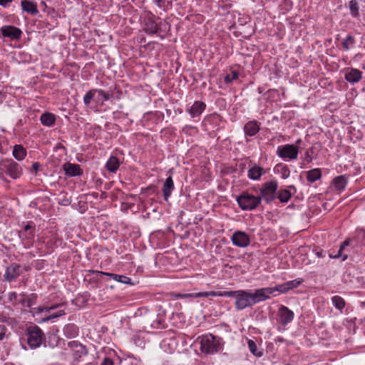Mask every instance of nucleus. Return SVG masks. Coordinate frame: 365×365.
<instances>
[{
    "label": "nucleus",
    "mask_w": 365,
    "mask_h": 365,
    "mask_svg": "<svg viewBox=\"0 0 365 365\" xmlns=\"http://www.w3.org/2000/svg\"><path fill=\"white\" fill-rule=\"evenodd\" d=\"M299 284V281L293 280L282 284H279L274 287H265L256 289L254 293H252L253 304H255L269 299V296L276 291L281 293H284L289 289L297 287Z\"/></svg>",
    "instance_id": "1"
},
{
    "label": "nucleus",
    "mask_w": 365,
    "mask_h": 365,
    "mask_svg": "<svg viewBox=\"0 0 365 365\" xmlns=\"http://www.w3.org/2000/svg\"><path fill=\"white\" fill-rule=\"evenodd\" d=\"M225 297L235 298V307L238 310L252 306V292L245 290L225 291Z\"/></svg>",
    "instance_id": "2"
},
{
    "label": "nucleus",
    "mask_w": 365,
    "mask_h": 365,
    "mask_svg": "<svg viewBox=\"0 0 365 365\" xmlns=\"http://www.w3.org/2000/svg\"><path fill=\"white\" fill-rule=\"evenodd\" d=\"M200 350L205 354L217 352L220 348V339L212 334L202 336L198 339Z\"/></svg>",
    "instance_id": "3"
},
{
    "label": "nucleus",
    "mask_w": 365,
    "mask_h": 365,
    "mask_svg": "<svg viewBox=\"0 0 365 365\" xmlns=\"http://www.w3.org/2000/svg\"><path fill=\"white\" fill-rule=\"evenodd\" d=\"M237 201L242 210H250L256 208L259 205L261 202V197L247 192H244L237 197Z\"/></svg>",
    "instance_id": "4"
},
{
    "label": "nucleus",
    "mask_w": 365,
    "mask_h": 365,
    "mask_svg": "<svg viewBox=\"0 0 365 365\" xmlns=\"http://www.w3.org/2000/svg\"><path fill=\"white\" fill-rule=\"evenodd\" d=\"M26 335L27 342L31 349H36L41 346L43 333L39 327L35 326L28 328Z\"/></svg>",
    "instance_id": "5"
},
{
    "label": "nucleus",
    "mask_w": 365,
    "mask_h": 365,
    "mask_svg": "<svg viewBox=\"0 0 365 365\" xmlns=\"http://www.w3.org/2000/svg\"><path fill=\"white\" fill-rule=\"evenodd\" d=\"M277 183L275 181H271L264 183L261 189L262 198L267 202L272 201L275 197Z\"/></svg>",
    "instance_id": "6"
},
{
    "label": "nucleus",
    "mask_w": 365,
    "mask_h": 365,
    "mask_svg": "<svg viewBox=\"0 0 365 365\" xmlns=\"http://www.w3.org/2000/svg\"><path fill=\"white\" fill-rule=\"evenodd\" d=\"M277 154L282 158L296 159L298 155V148L294 145H285L278 148Z\"/></svg>",
    "instance_id": "7"
},
{
    "label": "nucleus",
    "mask_w": 365,
    "mask_h": 365,
    "mask_svg": "<svg viewBox=\"0 0 365 365\" xmlns=\"http://www.w3.org/2000/svg\"><path fill=\"white\" fill-rule=\"evenodd\" d=\"M6 173L14 179L19 178L22 174L21 166L13 160L7 161L3 164Z\"/></svg>",
    "instance_id": "8"
},
{
    "label": "nucleus",
    "mask_w": 365,
    "mask_h": 365,
    "mask_svg": "<svg viewBox=\"0 0 365 365\" xmlns=\"http://www.w3.org/2000/svg\"><path fill=\"white\" fill-rule=\"evenodd\" d=\"M232 243L240 247H246L250 243L249 236L244 232L237 231L232 237Z\"/></svg>",
    "instance_id": "9"
},
{
    "label": "nucleus",
    "mask_w": 365,
    "mask_h": 365,
    "mask_svg": "<svg viewBox=\"0 0 365 365\" xmlns=\"http://www.w3.org/2000/svg\"><path fill=\"white\" fill-rule=\"evenodd\" d=\"M2 35L4 37L10 38L12 40H18L21 38V31L13 26H4L1 29Z\"/></svg>",
    "instance_id": "10"
},
{
    "label": "nucleus",
    "mask_w": 365,
    "mask_h": 365,
    "mask_svg": "<svg viewBox=\"0 0 365 365\" xmlns=\"http://www.w3.org/2000/svg\"><path fill=\"white\" fill-rule=\"evenodd\" d=\"M279 315L280 322L283 325H287L294 318L293 312L284 306H281L279 307Z\"/></svg>",
    "instance_id": "11"
},
{
    "label": "nucleus",
    "mask_w": 365,
    "mask_h": 365,
    "mask_svg": "<svg viewBox=\"0 0 365 365\" xmlns=\"http://www.w3.org/2000/svg\"><path fill=\"white\" fill-rule=\"evenodd\" d=\"M71 351L73 352V357L76 359L81 358L82 356L86 354V348L78 341H73L68 343Z\"/></svg>",
    "instance_id": "12"
},
{
    "label": "nucleus",
    "mask_w": 365,
    "mask_h": 365,
    "mask_svg": "<svg viewBox=\"0 0 365 365\" xmlns=\"http://www.w3.org/2000/svg\"><path fill=\"white\" fill-rule=\"evenodd\" d=\"M361 72L358 69L347 68L344 71V78L348 82L355 83L361 80Z\"/></svg>",
    "instance_id": "13"
},
{
    "label": "nucleus",
    "mask_w": 365,
    "mask_h": 365,
    "mask_svg": "<svg viewBox=\"0 0 365 365\" xmlns=\"http://www.w3.org/2000/svg\"><path fill=\"white\" fill-rule=\"evenodd\" d=\"M20 274V266L17 264H12L7 267L4 278L6 281L11 282Z\"/></svg>",
    "instance_id": "14"
},
{
    "label": "nucleus",
    "mask_w": 365,
    "mask_h": 365,
    "mask_svg": "<svg viewBox=\"0 0 365 365\" xmlns=\"http://www.w3.org/2000/svg\"><path fill=\"white\" fill-rule=\"evenodd\" d=\"M63 168L66 174L69 176H76L81 173V170L78 165L67 163L63 165Z\"/></svg>",
    "instance_id": "15"
},
{
    "label": "nucleus",
    "mask_w": 365,
    "mask_h": 365,
    "mask_svg": "<svg viewBox=\"0 0 365 365\" xmlns=\"http://www.w3.org/2000/svg\"><path fill=\"white\" fill-rule=\"evenodd\" d=\"M174 189V183L171 177H168L163 185V192L165 200H168Z\"/></svg>",
    "instance_id": "16"
},
{
    "label": "nucleus",
    "mask_w": 365,
    "mask_h": 365,
    "mask_svg": "<svg viewBox=\"0 0 365 365\" xmlns=\"http://www.w3.org/2000/svg\"><path fill=\"white\" fill-rule=\"evenodd\" d=\"M21 4L23 11L29 14L36 15L38 12L36 4L31 1L28 0H22Z\"/></svg>",
    "instance_id": "17"
},
{
    "label": "nucleus",
    "mask_w": 365,
    "mask_h": 365,
    "mask_svg": "<svg viewBox=\"0 0 365 365\" xmlns=\"http://www.w3.org/2000/svg\"><path fill=\"white\" fill-rule=\"evenodd\" d=\"M205 107L206 106L203 102L195 101L190 109V114L193 118L198 116L205 110Z\"/></svg>",
    "instance_id": "18"
},
{
    "label": "nucleus",
    "mask_w": 365,
    "mask_h": 365,
    "mask_svg": "<svg viewBox=\"0 0 365 365\" xmlns=\"http://www.w3.org/2000/svg\"><path fill=\"white\" fill-rule=\"evenodd\" d=\"M264 173V170L262 168L254 165L248 170V177L254 180H259L261 176Z\"/></svg>",
    "instance_id": "19"
},
{
    "label": "nucleus",
    "mask_w": 365,
    "mask_h": 365,
    "mask_svg": "<svg viewBox=\"0 0 365 365\" xmlns=\"http://www.w3.org/2000/svg\"><path fill=\"white\" fill-rule=\"evenodd\" d=\"M244 130L247 135L252 136L259 131V125L256 122L250 121L245 125Z\"/></svg>",
    "instance_id": "20"
},
{
    "label": "nucleus",
    "mask_w": 365,
    "mask_h": 365,
    "mask_svg": "<svg viewBox=\"0 0 365 365\" xmlns=\"http://www.w3.org/2000/svg\"><path fill=\"white\" fill-rule=\"evenodd\" d=\"M26 155V149L21 145H16L13 150V155L17 160H22Z\"/></svg>",
    "instance_id": "21"
},
{
    "label": "nucleus",
    "mask_w": 365,
    "mask_h": 365,
    "mask_svg": "<svg viewBox=\"0 0 365 365\" xmlns=\"http://www.w3.org/2000/svg\"><path fill=\"white\" fill-rule=\"evenodd\" d=\"M55 115L50 113H43L41 116V121L46 126H51L55 123Z\"/></svg>",
    "instance_id": "22"
},
{
    "label": "nucleus",
    "mask_w": 365,
    "mask_h": 365,
    "mask_svg": "<svg viewBox=\"0 0 365 365\" xmlns=\"http://www.w3.org/2000/svg\"><path fill=\"white\" fill-rule=\"evenodd\" d=\"M350 244V240H345L342 245L340 246V248L339 250V251L337 252V253L336 255H334L332 253H329V257L331 258H339V257H342V260L344 261L347 258V255H342V252L344 250V249L346 247V246H349Z\"/></svg>",
    "instance_id": "23"
},
{
    "label": "nucleus",
    "mask_w": 365,
    "mask_h": 365,
    "mask_svg": "<svg viewBox=\"0 0 365 365\" xmlns=\"http://www.w3.org/2000/svg\"><path fill=\"white\" fill-rule=\"evenodd\" d=\"M145 30L148 34H156V33H158V31L159 30V24L156 21L149 20L146 23Z\"/></svg>",
    "instance_id": "24"
},
{
    "label": "nucleus",
    "mask_w": 365,
    "mask_h": 365,
    "mask_svg": "<svg viewBox=\"0 0 365 365\" xmlns=\"http://www.w3.org/2000/svg\"><path fill=\"white\" fill-rule=\"evenodd\" d=\"M119 167V160L117 158L111 156L106 163V168L110 172H115Z\"/></svg>",
    "instance_id": "25"
},
{
    "label": "nucleus",
    "mask_w": 365,
    "mask_h": 365,
    "mask_svg": "<svg viewBox=\"0 0 365 365\" xmlns=\"http://www.w3.org/2000/svg\"><path fill=\"white\" fill-rule=\"evenodd\" d=\"M322 176L321 170L319 168L312 169L307 173V180L311 182H315L319 180Z\"/></svg>",
    "instance_id": "26"
},
{
    "label": "nucleus",
    "mask_w": 365,
    "mask_h": 365,
    "mask_svg": "<svg viewBox=\"0 0 365 365\" xmlns=\"http://www.w3.org/2000/svg\"><path fill=\"white\" fill-rule=\"evenodd\" d=\"M346 184V180L344 176L341 175L339 177H336L333 180V185H334L335 188L338 190H342L345 188Z\"/></svg>",
    "instance_id": "27"
},
{
    "label": "nucleus",
    "mask_w": 365,
    "mask_h": 365,
    "mask_svg": "<svg viewBox=\"0 0 365 365\" xmlns=\"http://www.w3.org/2000/svg\"><path fill=\"white\" fill-rule=\"evenodd\" d=\"M103 274L110 276L112 277L114 280H116L118 282H120L123 284H130V279L128 278L126 276L123 275H118L116 274H112V273H107V272H101Z\"/></svg>",
    "instance_id": "28"
},
{
    "label": "nucleus",
    "mask_w": 365,
    "mask_h": 365,
    "mask_svg": "<svg viewBox=\"0 0 365 365\" xmlns=\"http://www.w3.org/2000/svg\"><path fill=\"white\" fill-rule=\"evenodd\" d=\"M224 292H197L195 293L196 298L197 297H225Z\"/></svg>",
    "instance_id": "29"
},
{
    "label": "nucleus",
    "mask_w": 365,
    "mask_h": 365,
    "mask_svg": "<svg viewBox=\"0 0 365 365\" xmlns=\"http://www.w3.org/2000/svg\"><path fill=\"white\" fill-rule=\"evenodd\" d=\"M20 235L22 237L31 239L35 235L34 229H32L30 225H26L24 227V231L22 232Z\"/></svg>",
    "instance_id": "30"
},
{
    "label": "nucleus",
    "mask_w": 365,
    "mask_h": 365,
    "mask_svg": "<svg viewBox=\"0 0 365 365\" xmlns=\"http://www.w3.org/2000/svg\"><path fill=\"white\" fill-rule=\"evenodd\" d=\"M331 300L333 304L337 309H341L342 308H344L345 302L341 297L339 296H334L332 297Z\"/></svg>",
    "instance_id": "31"
},
{
    "label": "nucleus",
    "mask_w": 365,
    "mask_h": 365,
    "mask_svg": "<svg viewBox=\"0 0 365 365\" xmlns=\"http://www.w3.org/2000/svg\"><path fill=\"white\" fill-rule=\"evenodd\" d=\"M349 9L351 11V14L354 16H357L359 14V6L357 1L356 0H351L349 2Z\"/></svg>",
    "instance_id": "32"
},
{
    "label": "nucleus",
    "mask_w": 365,
    "mask_h": 365,
    "mask_svg": "<svg viewBox=\"0 0 365 365\" xmlns=\"http://www.w3.org/2000/svg\"><path fill=\"white\" fill-rule=\"evenodd\" d=\"M290 197V192L287 190H283L279 192L278 197L282 202H286L289 200Z\"/></svg>",
    "instance_id": "33"
},
{
    "label": "nucleus",
    "mask_w": 365,
    "mask_h": 365,
    "mask_svg": "<svg viewBox=\"0 0 365 365\" xmlns=\"http://www.w3.org/2000/svg\"><path fill=\"white\" fill-rule=\"evenodd\" d=\"M64 314H65L64 311L63 310H60V311L57 312L56 313L50 314L49 316H48V317H46L45 318H43L41 320V322H48V321H49L51 319H53L57 318L58 317L63 316Z\"/></svg>",
    "instance_id": "34"
},
{
    "label": "nucleus",
    "mask_w": 365,
    "mask_h": 365,
    "mask_svg": "<svg viewBox=\"0 0 365 365\" xmlns=\"http://www.w3.org/2000/svg\"><path fill=\"white\" fill-rule=\"evenodd\" d=\"M248 346H249V349L250 350V351L255 356H262V353L259 351V352H257V345L255 344V342L252 340H249L248 341Z\"/></svg>",
    "instance_id": "35"
},
{
    "label": "nucleus",
    "mask_w": 365,
    "mask_h": 365,
    "mask_svg": "<svg viewBox=\"0 0 365 365\" xmlns=\"http://www.w3.org/2000/svg\"><path fill=\"white\" fill-rule=\"evenodd\" d=\"M97 90H91L86 93L83 98V102L86 105H88L91 103V101L93 98L95 93H96Z\"/></svg>",
    "instance_id": "36"
},
{
    "label": "nucleus",
    "mask_w": 365,
    "mask_h": 365,
    "mask_svg": "<svg viewBox=\"0 0 365 365\" xmlns=\"http://www.w3.org/2000/svg\"><path fill=\"white\" fill-rule=\"evenodd\" d=\"M354 43V39L351 36H348L346 38L343 42V47L345 50H349L350 46L353 45Z\"/></svg>",
    "instance_id": "37"
},
{
    "label": "nucleus",
    "mask_w": 365,
    "mask_h": 365,
    "mask_svg": "<svg viewBox=\"0 0 365 365\" xmlns=\"http://www.w3.org/2000/svg\"><path fill=\"white\" fill-rule=\"evenodd\" d=\"M238 77V73L235 71L232 72L230 75H227L225 77V81L226 83H231L232 81L236 80Z\"/></svg>",
    "instance_id": "38"
},
{
    "label": "nucleus",
    "mask_w": 365,
    "mask_h": 365,
    "mask_svg": "<svg viewBox=\"0 0 365 365\" xmlns=\"http://www.w3.org/2000/svg\"><path fill=\"white\" fill-rule=\"evenodd\" d=\"M59 307L58 304L57 305H54V306H52V307H38V313H41V312H50L51 310H53V309H55L56 308H58Z\"/></svg>",
    "instance_id": "39"
},
{
    "label": "nucleus",
    "mask_w": 365,
    "mask_h": 365,
    "mask_svg": "<svg viewBox=\"0 0 365 365\" xmlns=\"http://www.w3.org/2000/svg\"><path fill=\"white\" fill-rule=\"evenodd\" d=\"M176 297L178 298H196L195 296V293L191 294H175Z\"/></svg>",
    "instance_id": "40"
},
{
    "label": "nucleus",
    "mask_w": 365,
    "mask_h": 365,
    "mask_svg": "<svg viewBox=\"0 0 365 365\" xmlns=\"http://www.w3.org/2000/svg\"><path fill=\"white\" fill-rule=\"evenodd\" d=\"M96 92H98L99 96L103 97L104 101H107V100L109 99V95L108 93H105L103 91H102V90H97Z\"/></svg>",
    "instance_id": "41"
},
{
    "label": "nucleus",
    "mask_w": 365,
    "mask_h": 365,
    "mask_svg": "<svg viewBox=\"0 0 365 365\" xmlns=\"http://www.w3.org/2000/svg\"><path fill=\"white\" fill-rule=\"evenodd\" d=\"M36 297L34 294H31V297L27 299V305L31 307L33 304V302L36 299Z\"/></svg>",
    "instance_id": "42"
},
{
    "label": "nucleus",
    "mask_w": 365,
    "mask_h": 365,
    "mask_svg": "<svg viewBox=\"0 0 365 365\" xmlns=\"http://www.w3.org/2000/svg\"><path fill=\"white\" fill-rule=\"evenodd\" d=\"M101 365H113V362L111 359L106 358Z\"/></svg>",
    "instance_id": "43"
},
{
    "label": "nucleus",
    "mask_w": 365,
    "mask_h": 365,
    "mask_svg": "<svg viewBox=\"0 0 365 365\" xmlns=\"http://www.w3.org/2000/svg\"><path fill=\"white\" fill-rule=\"evenodd\" d=\"M312 158L310 156V155L309 154V152L307 151L306 153V155H305V158H304V162H306L307 163H309L312 161Z\"/></svg>",
    "instance_id": "44"
},
{
    "label": "nucleus",
    "mask_w": 365,
    "mask_h": 365,
    "mask_svg": "<svg viewBox=\"0 0 365 365\" xmlns=\"http://www.w3.org/2000/svg\"><path fill=\"white\" fill-rule=\"evenodd\" d=\"M13 0H0V5L2 6H6L8 4L12 2Z\"/></svg>",
    "instance_id": "45"
},
{
    "label": "nucleus",
    "mask_w": 365,
    "mask_h": 365,
    "mask_svg": "<svg viewBox=\"0 0 365 365\" xmlns=\"http://www.w3.org/2000/svg\"><path fill=\"white\" fill-rule=\"evenodd\" d=\"M32 168H33V169L35 171H37L38 170V168H39V164L38 163H35L33 164Z\"/></svg>",
    "instance_id": "46"
},
{
    "label": "nucleus",
    "mask_w": 365,
    "mask_h": 365,
    "mask_svg": "<svg viewBox=\"0 0 365 365\" xmlns=\"http://www.w3.org/2000/svg\"><path fill=\"white\" fill-rule=\"evenodd\" d=\"M317 255H318L319 257H321V253L318 252V253H317Z\"/></svg>",
    "instance_id": "47"
},
{
    "label": "nucleus",
    "mask_w": 365,
    "mask_h": 365,
    "mask_svg": "<svg viewBox=\"0 0 365 365\" xmlns=\"http://www.w3.org/2000/svg\"><path fill=\"white\" fill-rule=\"evenodd\" d=\"M2 339V336H0V339Z\"/></svg>",
    "instance_id": "48"
}]
</instances>
